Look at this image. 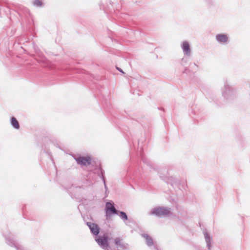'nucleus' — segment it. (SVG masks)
Returning <instances> with one entry per match:
<instances>
[{
  "instance_id": "6e6552de",
  "label": "nucleus",
  "mask_w": 250,
  "mask_h": 250,
  "mask_svg": "<svg viewBox=\"0 0 250 250\" xmlns=\"http://www.w3.org/2000/svg\"><path fill=\"white\" fill-rule=\"evenodd\" d=\"M182 48L184 52L187 54L189 55L190 53V50L189 47V43L187 42H184L182 44Z\"/></svg>"
},
{
  "instance_id": "4468645a",
  "label": "nucleus",
  "mask_w": 250,
  "mask_h": 250,
  "mask_svg": "<svg viewBox=\"0 0 250 250\" xmlns=\"http://www.w3.org/2000/svg\"><path fill=\"white\" fill-rule=\"evenodd\" d=\"M208 249H209L210 247V245L209 244H208Z\"/></svg>"
},
{
  "instance_id": "f257e3e1",
  "label": "nucleus",
  "mask_w": 250,
  "mask_h": 250,
  "mask_svg": "<svg viewBox=\"0 0 250 250\" xmlns=\"http://www.w3.org/2000/svg\"><path fill=\"white\" fill-rule=\"evenodd\" d=\"M170 213L169 209L164 208L157 207L151 211V214L158 216L168 214Z\"/></svg>"
},
{
  "instance_id": "39448f33",
  "label": "nucleus",
  "mask_w": 250,
  "mask_h": 250,
  "mask_svg": "<svg viewBox=\"0 0 250 250\" xmlns=\"http://www.w3.org/2000/svg\"><path fill=\"white\" fill-rule=\"evenodd\" d=\"M106 212L107 215H110L112 213H117V210L115 208L113 204L107 202L105 205Z\"/></svg>"
},
{
  "instance_id": "f03ea898",
  "label": "nucleus",
  "mask_w": 250,
  "mask_h": 250,
  "mask_svg": "<svg viewBox=\"0 0 250 250\" xmlns=\"http://www.w3.org/2000/svg\"><path fill=\"white\" fill-rule=\"evenodd\" d=\"M95 240L104 249L107 248L109 247L108 237L105 235L97 237Z\"/></svg>"
},
{
  "instance_id": "9b49d317",
  "label": "nucleus",
  "mask_w": 250,
  "mask_h": 250,
  "mask_svg": "<svg viewBox=\"0 0 250 250\" xmlns=\"http://www.w3.org/2000/svg\"><path fill=\"white\" fill-rule=\"evenodd\" d=\"M146 241H147V244L149 246H151L153 244L152 240L151 238L149 237L148 236H147L146 238Z\"/></svg>"
},
{
  "instance_id": "423d86ee",
  "label": "nucleus",
  "mask_w": 250,
  "mask_h": 250,
  "mask_svg": "<svg viewBox=\"0 0 250 250\" xmlns=\"http://www.w3.org/2000/svg\"><path fill=\"white\" fill-rule=\"evenodd\" d=\"M87 225L90 228L91 232L94 234V235H98L99 233V227L98 226L94 223H91V222H87Z\"/></svg>"
},
{
  "instance_id": "0eeeda50",
  "label": "nucleus",
  "mask_w": 250,
  "mask_h": 250,
  "mask_svg": "<svg viewBox=\"0 0 250 250\" xmlns=\"http://www.w3.org/2000/svg\"><path fill=\"white\" fill-rule=\"evenodd\" d=\"M217 40L221 42H226L228 40V38L226 35L218 34L216 36Z\"/></svg>"
},
{
  "instance_id": "9d476101",
  "label": "nucleus",
  "mask_w": 250,
  "mask_h": 250,
  "mask_svg": "<svg viewBox=\"0 0 250 250\" xmlns=\"http://www.w3.org/2000/svg\"><path fill=\"white\" fill-rule=\"evenodd\" d=\"M33 3L37 6H41L42 4V2L41 0H35L34 1Z\"/></svg>"
},
{
  "instance_id": "f8f14e48",
  "label": "nucleus",
  "mask_w": 250,
  "mask_h": 250,
  "mask_svg": "<svg viewBox=\"0 0 250 250\" xmlns=\"http://www.w3.org/2000/svg\"><path fill=\"white\" fill-rule=\"evenodd\" d=\"M120 217L125 220L127 219V217L126 214L124 212L121 211L120 212Z\"/></svg>"
},
{
  "instance_id": "1a4fd4ad",
  "label": "nucleus",
  "mask_w": 250,
  "mask_h": 250,
  "mask_svg": "<svg viewBox=\"0 0 250 250\" xmlns=\"http://www.w3.org/2000/svg\"><path fill=\"white\" fill-rule=\"evenodd\" d=\"M11 124L16 129L20 128V125L18 121L15 117L11 118Z\"/></svg>"
},
{
  "instance_id": "20e7f679",
  "label": "nucleus",
  "mask_w": 250,
  "mask_h": 250,
  "mask_svg": "<svg viewBox=\"0 0 250 250\" xmlns=\"http://www.w3.org/2000/svg\"><path fill=\"white\" fill-rule=\"evenodd\" d=\"M113 243L117 249H125L126 247L123 243V239L116 237L113 239Z\"/></svg>"
},
{
  "instance_id": "7ed1b4c3",
  "label": "nucleus",
  "mask_w": 250,
  "mask_h": 250,
  "mask_svg": "<svg viewBox=\"0 0 250 250\" xmlns=\"http://www.w3.org/2000/svg\"><path fill=\"white\" fill-rule=\"evenodd\" d=\"M91 158L89 156L80 157L76 159V161L80 165L88 166L91 163Z\"/></svg>"
},
{
  "instance_id": "ddd939ff",
  "label": "nucleus",
  "mask_w": 250,
  "mask_h": 250,
  "mask_svg": "<svg viewBox=\"0 0 250 250\" xmlns=\"http://www.w3.org/2000/svg\"><path fill=\"white\" fill-rule=\"evenodd\" d=\"M117 69H118L119 71H120V72H122V73H124V72L123 71V70H122V69H119V68H118V67H117Z\"/></svg>"
}]
</instances>
